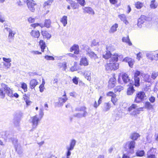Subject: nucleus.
I'll use <instances>...</instances> for the list:
<instances>
[{
  "label": "nucleus",
  "mask_w": 158,
  "mask_h": 158,
  "mask_svg": "<svg viewBox=\"0 0 158 158\" xmlns=\"http://www.w3.org/2000/svg\"><path fill=\"white\" fill-rule=\"evenodd\" d=\"M119 56L117 53L112 55V56L109 60V63H107L105 65V68L107 71L116 70L119 67V64L117 62Z\"/></svg>",
  "instance_id": "nucleus-1"
},
{
  "label": "nucleus",
  "mask_w": 158,
  "mask_h": 158,
  "mask_svg": "<svg viewBox=\"0 0 158 158\" xmlns=\"http://www.w3.org/2000/svg\"><path fill=\"white\" fill-rule=\"evenodd\" d=\"M6 94L9 96L13 97L12 90L7 85L4 84H1V87L0 89V96L2 98L5 97Z\"/></svg>",
  "instance_id": "nucleus-2"
},
{
  "label": "nucleus",
  "mask_w": 158,
  "mask_h": 158,
  "mask_svg": "<svg viewBox=\"0 0 158 158\" xmlns=\"http://www.w3.org/2000/svg\"><path fill=\"white\" fill-rule=\"evenodd\" d=\"M135 144V142L134 140L129 141L126 143L124 146V149L127 155H130L134 153Z\"/></svg>",
  "instance_id": "nucleus-3"
},
{
  "label": "nucleus",
  "mask_w": 158,
  "mask_h": 158,
  "mask_svg": "<svg viewBox=\"0 0 158 158\" xmlns=\"http://www.w3.org/2000/svg\"><path fill=\"white\" fill-rule=\"evenodd\" d=\"M25 2H26L29 9L31 11L33 12L35 10V6L36 5L31 0H18V3L19 5H22Z\"/></svg>",
  "instance_id": "nucleus-4"
},
{
  "label": "nucleus",
  "mask_w": 158,
  "mask_h": 158,
  "mask_svg": "<svg viewBox=\"0 0 158 158\" xmlns=\"http://www.w3.org/2000/svg\"><path fill=\"white\" fill-rule=\"evenodd\" d=\"M133 109H135V110L131 114L133 115H135L139 113V112L142 110L143 108H138V106L136 104H133L128 108V110L129 111H130L132 110Z\"/></svg>",
  "instance_id": "nucleus-5"
},
{
  "label": "nucleus",
  "mask_w": 158,
  "mask_h": 158,
  "mask_svg": "<svg viewBox=\"0 0 158 158\" xmlns=\"http://www.w3.org/2000/svg\"><path fill=\"white\" fill-rule=\"evenodd\" d=\"M146 97L145 93L143 92H139L136 95L134 102L136 103H139L143 100Z\"/></svg>",
  "instance_id": "nucleus-6"
},
{
  "label": "nucleus",
  "mask_w": 158,
  "mask_h": 158,
  "mask_svg": "<svg viewBox=\"0 0 158 158\" xmlns=\"http://www.w3.org/2000/svg\"><path fill=\"white\" fill-rule=\"evenodd\" d=\"M76 141L74 139H72L70 143L69 146H67L66 147L67 152L68 154L71 153V151L73 150L76 144Z\"/></svg>",
  "instance_id": "nucleus-7"
},
{
  "label": "nucleus",
  "mask_w": 158,
  "mask_h": 158,
  "mask_svg": "<svg viewBox=\"0 0 158 158\" xmlns=\"http://www.w3.org/2000/svg\"><path fill=\"white\" fill-rule=\"evenodd\" d=\"M111 47L110 46H109L106 47V50L104 52L103 54V57L104 58L107 59H108L110 57H111V54L110 53L111 51Z\"/></svg>",
  "instance_id": "nucleus-8"
},
{
  "label": "nucleus",
  "mask_w": 158,
  "mask_h": 158,
  "mask_svg": "<svg viewBox=\"0 0 158 158\" xmlns=\"http://www.w3.org/2000/svg\"><path fill=\"white\" fill-rule=\"evenodd\" d=\"M31 119L33 127L35 128L38 125V122L40 121L41 119L38 117L37 115H36L32 117Z\"/></svg>",
  "instance_id": "nucleus-9"
},
{
  "label": "nucleus",
  "mask_w": 158,
  "mask_h": 158,
  "mask_svg": "<svg viewBox=\"0 0 158 158\" xmlns=\"http://www.w3.org/2000/svg\"><path fill=\"white\" fill-rule=\"evenodd\" d=\"M86 52V54L88 55L90 58H94L96 59L98 58L96 54L94 53L91 51L90 49L88 46L86 47V49H85Z\"/></svg>",
  "instance_id": "nucleus-10"
},
{
  "label": "nucleus",
  "mask_w": 158,
  "mask_h": 158,
  "mask_svg": "<svg viewBox=\"0 0 158 158\" xmlns=\"http://www.w3.org/2000/svg\"><path fill=\"white\" fill-rule=\"evenodd\" d=\"M86 108L85 106L81 107L80 108L76 109L77 111L83 112L81 113L82 117H85L88 114V112L86 111Z\"/></svg>",
  "instance_id": "nucleus-11"
},
{
  "label": "nucleus",
  "mask_w": 158,
  "mask_h": 158,
  "mask_svg": "<svg viewBox=\"0 0 158 158\" xmlns=\"http://www.w3.org/2000/svg\"><path fill=\"white\" fill-rule=\"evenodd\" d=\"M80 64L81 65L87 66L89 65V61L86 58L83 57L80 60Z\"/></svg>",
  "instance_id": "nucleus-12"
},
{
  "label": "nucleus",
  "mask_w": 158,
  "mask_h": 158,
  "mask_svg": "<svg viewBox=\"0 0 158 158\" xmlns=\"http://www.w3.org/2000/svg\"><path fill=\"white\" fill-rule=\"evenodd\" d=\"M10 139L14 146L16 151H17L20 154H21L22 152L21 151L19 152L18 151V147L19 145L17 143V139L16 138H11Z\"/></svg>",
  "instance_id": "nucleus-13"
},
{
  "label": "nucleus",
  "mask_w": 158,
  "mask_h": 158,
  "mask_svg": "<svg viewBox=\"0 0 158 158\" xmlns=\"http://www.w3.org/2000/svg\"><path fill=\"white\" fill-rule=\"evenodd\" d=\"M118 17L121 20L126 24L127 25L129 24L128 21L127 20V18L126 15L124 14H121L118 15Z\"/></svg>",
  "instance_id": "nucleus-14"
},
{
  "label": "nucleus",
  "mask_w": 158,
  "mask_h": 158,
  "mask_svg": "<svg viewBox=\"0 0 158 158\" xmlns=\"http://www.w3.org/2000/svg\"><path fill=\"white\" fill-rule=\"evenodd\" d=\"M122 77L123 82L125 84L130 83V79L128 75L125 73L123 74Z\"/></svg>",
  "instance_id": "nucleus-15"
},
{
  "label": "nucleus",
  "mask_w": 158,
  "mask_h": 158,
  "mask_svg": "<svg viewBox=\"0 0 158 158\" xmlns=\"http://www.w3.org/2000/svg\"><path fill=\"white\" fill-rule=\"evenodd\" d=\"M5 29L7 31L9 32L8 35L9 39H13L14 37V35L15 34V32L13 31L10 28H9L7 27H6Z\"/></svg>",
  "instance_id": "nucleus-16"
},
{
  "label": "nucleus",
  "mask_w": 158,
  "mask_h": 158,
  "mask_svg": "<svg viewBox=\"0 0 158 158\" xmlns=\"http://www.w3.org/2000/svg\"><path fill=\"white\" fill-rule=\"evenodd\" d=\"M38 84L39 82L37 80L35 79H32L30 82V87L31 89H34Z\"/></svg>",
  "instance_id": "nucleus-17"
},
{
  "label": "nucleus",
  "mask_w": 158,
  "mask_h": 158,
  "mask_svg": "<svg viewBox=\"0 0 158 158\" xmlns=\"http://www.w3.org/2000/svg\"><path fill=\"white\" fill-rule=\"evenodd\" d=\"M67 100H68V98L67 97H65L64 98L60 97L59 98L58 101V106H62L64 103Z\"/></svg>",
  "instance_id": "nucleus-18"
},
{
  "label": "nucleus",
  "mask_w": 158,
  "mask_h": 158,
  "mask_svg": "<svg viewBox=\"0 0 158 158\" xmlns=\"http://www.w3.org/2000/svg\"><path fill=\"white\" fill-rule=\"evenodd\" d=\"M73 51H75V54H77L79 53V46L77 45H74L70 48V52H72Z\"/></svg>",
  "instance_id": "nucleus-19"
},
{
  "label": "nucleus",
  "mask_w": 158,
  "mask_h": 158,
  "mask_svg": "<svg viewBox=\"0 0 158 158\" xmlns=\"http://www.w3.org/2000/svg\"><path fill=\"white\" fill-rule=\"evenodd\" d=\"M118 25L117 23L114 24L110 28L109 32L110 33H113L116 32L117 30V28L118 27Z\"/></svg>",
  "instance_id": "nucleus-20"
},
{
  "label": "nucleus",
  "mask_w": 158,
  "mask_h": 158,
  "mask_svg": "<svg viewBox=\"0 0 158 158\" xmlns=\"http://www.w3.org/2000/svg\"><path fill=\"white\" fill-rule=\"evenodd\" d=\"M111 107L110 104L109 102L105 103L103 104V110L104 111L109 110Z\"/></svg>",
  "instance_id": "nucleus-21"
},
{
  "label": "nucleus",
  "mask_w": 158,
  "mask_h": 158,
  "mask_svg": "<svg viewBox=\"0 0 158 158\" xmlns=\"http://www.w3.org/2000/svg\"><path fill=\"white\" fill-rule=\"evenodd\" d=\"M84 12H86L89 14H94V12L92 9L90 7H85L83 8Z\"/></svg>",
  "instance_id": "nucleus-22"
},
{
  "label": "nucleus",
  "mask_w": 158,
  "mask_h": 158,
  "mask_svg": "<svg viewBox=\"0 0 158 158\" xmlns=\"http://www.w3.org/2000/svg\"><path fill=\"white\" fill-rule=\"evenodd\" d=\"M150 6L151 9H155L157 7L158 3L155 0H153L151 1Z\"/></svg>",
  "instance_id": "nucleus-23"
},
{
  "label": "nucleus",
  "mask_w": 158,
  "mask_h": 158,
  "mask_svg": "<svg viewBox=\"0 0 158 158\" xmlns=\"http://www.w3.org/2000/svg\"><path fill=\"white\" fill-rule=\"evenodd\" d=\"M146 56L147 58L151 60H156V59L155 58L156 57V54L153 53H148L146 54Z\"/></svg>",
  "instance_id": "nucleus-24"
},
{
  "label": "nucleus",
  "mask_w": 158,
  "mask_h": 158,
  "mask_svg": "<svg viewBox=\"0 0 158 158\" xmlns=\"http://www.w3.org/2000/svg\"><path fill=\"white\" fill-rule=\"evenodd\" d=\"M31 36L34 37L38 38L40 35V33L38 31H32L31 33Z\"/></svg>",
  "instance_id": "nucleus-25"
},
{
  "label": "nucleus",
  "mask_w": 158,
  "mask_h": 158,
  "mask_svg": "<svg viewBox=\"0 0 158 158\" xmlns=\"http://www.w3.org/2000/svg\"><path fill=\"white\" fill-rule=\"evenodd\" d=\"M116 83V79L114 78H111L109 82V85L111 88L113 87Z\"/></svg>",
  "instance_id": "nucleus-26"
},
{
  "label": "nucleus",
  "mask_w": 158,
  "mask_h": 158,
  "mask_svg": "<svg viewBox=\"0 0 158 158\" xmlns=\"http://www.w3.org/2000/svg\"><path fill=\"white\" fill-rule=\"evenodd\" d=\"M39 45L41 49V51L44 52V49L46 47L45 42L43 40H41L39 42Z\"/></svg>",
  "instance_id": "nucleus-27"
},
{
  "label": "nucleus",
  "mask_w": 158,
  "mask_h": 158,
  "mask_svg": "<svg viewBox=\"0 0 158 158\" xmlns=\"http://www.w3.org/2000/svg\"><path fill=\"white\" fill-rule=\"evenodd\" d=\"M60 22L63 24L64 26L65 27L67 24V17L66 16H64L61 19Z\"/></svg>",
  "instance_id": "nucleus-28"
},
{
  "label": "nucleus",
  "mask_w": 158,
  "mask_h": 158,
  "mask_svg": "<svg viewBox=\"0 0 158 158\" xmlns=\"http://www.w3.org/2000/svg\"><path fill=\"white\" fill-rule=\"evenodd\" d=\"M42 34L44 37L46 38L47 39H50L51 37V35L48 33L47 31H42Z\"/></svg>",
  "instance_id": "nucleus-29"
},
{
  "label": "nucleus",
  "mask_w": 158,
  "mask_h": 158,
  "mask_svg": "<svg viewBox=\"0 0 158 158\" xmlns=\"http://www.w3.org/2000/svg\"><path fill=\"white\" fill-rule=\"evenodd\" d=\"M122 41L128 44L129 45H131L132 43L130 41L128 36L126 37H123L122 39Z\"/></svg>",
  "instance_id": "nucleus-30"
},
{
  "label": "nucleus",
  "mask_w": 158,
  "mask_h": 158,
  "mask_svg": "<svg viewBox=\"0 0 158 158\" xmlns=\"http://www.w3.org/2000/svg\"><path fill=\"white\" fill-rule=\"evenodd\" d=\"M147 17L144 15H142L138 20L139 21V22L143 24L147 21Z\"/></svg>",
  "instance_id": "nucleus-31"
},
{
  "label": "nucleus",
  "mask_w": 158,
  "mask_h": 158,
  "mask_svg": "<svg viewBox=\"0 0 158 158\" xmlns=\"http://www.w3.org/2000/svg\"><path fill=\"white\" fill-rule=\"evenodd\" d=\"M140 136V135L139 134L136 133H134L131 135L130 138L133 140H136Z\"/></svg>",
  "instance_id": "nucleus-32"
},
{
  "label": "nucleus",
  "mask_w": 158,
  "mask_h": 158,
  "mask_svg": "<svg viewBox=\"0 0 158 158\" xmlns=\"http://www.w3.org/2000/svg\"><path fill=\"white\" fill-rule=\"evenodd\" d=\"M90 72L89 71H85L84 73V76L88 80H90L91 79V77L90 76Z\"/></svg>",
  "instance_id": "nucleus-33"
},
{
  "label": "nucleus",
  "mask_w": 158,
  "mask_h": 158,
  "mask_svg": "<svg viewBox=\"0 0 158 158\" xmlns=\"http://www.w3.org/2000/svg\"><path fill=\"white\" fill-rule=\"evenodd\" d=\"M146 108L148 110H151L153 109V106L149 102H146L144 105Z\"/></svg>",
  "instance_id": "nucleus-34"
},
{
  "label": "nucleus",
  "mask_w": 158,
  "mask_h": 158,
  "mask_svg": "<svg viewBox=\"0 0 158 158\" xmlns=\"http://www.w3.org/2000/svg\"><path fill=\"white\" fill-rule=\"evenodd\" d=\"M135 91L133 86L129 87L127 89V94L128 95H131Z\"/></svg>",
  "instance_id": "nucleus-35"
},
{
  "label": "nucleus",
  "mask_w": 158,
  "mask_h": 158,
  "mask_svg": "<svg viewBox=\"0 0 158 158\" xmlns=\"http://www.w3.org/2000/svg\"><path fill=\"white\" fill-rule=\"evenodd\" d=\"M52 1H53L51 0H48L45 2L44 4V7L45 8H46V7L48 8V7H49L52 4Z\"/></svg>",
  "instance_id": "nucleus-36"
},
{
  "label": "nucleus",
  "mask_w": 158,
  "mask_h": 158,
  "mask_svg": "<svg viewBox=\"0 0 158 158\" xmlns=\"http://www.w3.org/2000/svg\"><path fill=\"white\" fill-rule=\"evenodd\" d=\"M154 150L153 148H152L147 152V157L148 158H155L154 155L151 154V152Z\"/></svg>",
  "instance_id": "nucleus-37"
},
{
  "label": "nucleus",
  "mask_w": 158,
  "mask_h": 158,
  "mask_svg": "<svg viewBox=\"0 0 158 158\" xmlns=\"http://www.w3.org/2000/svg\"><path fill=\"white\" fill-rule=\"evenodd\" d=\"M135 80V85L137 87H138L139 86V78L138 77H134Z\"/></svg>",
  "instance_id": "nucleus-38"
},
{
  "label": "nucleus",
  "mask_w": 158,
  "mask_h": 158,
  "mask_svg": "<svg viewBox=\"0 0 158 158\" xmlns=\"http://www.w3.org/2000/svg\"><path fill=\"white\" fill-rule=\"evenodd\" d=\"M51 24V21L50 19H46L44 23V26L48 28L50 27Z\"/></svg>",
  "instance_id": "nucleus-39"
},
{
  "label": "nucleus",
  "mask_w": 158,
  "mask_h": 158,
  "mask_svg": "<svg viewBox=\"0 0 158 158\" xmlns=\"http://www.w3.org/2000/svg\"><path fill=\"white\" fill-rule=\"evenodd\" d=\"M135 6L137 9H140L143 7V4L139 2H137L135 3Z\"/></svg>",
  "instance_id": "nucleus-40"
},
{
  "label": "nucleus",
  "mask_w": 158,
  "mask_h": 158,
  "mask_svg": "<svg viewBox=\"0 0 158 158\" xmlns=\"http://www.w3.org/2000/svg\"><path fill=\"white\" fill-rule=\"evenodd\" d=\"M152 135L151 134H148L146 136L147 141L148 143H150L152 141Z\"/></svg>",
  "instance_id": "nucleus-41"
},
{
  "label": "nucleus",
  "mask_w": 158,
  "mask_h": 158,
  "mask_svg": "<svg viewBox=\"0 0 158 158\" xmlns=\"http://www.w3.org/2000/svg\"><path fill=\"white\" fill-rule=\"evenodd\" d=\"M21 88L24 90L25 92L27 91V85L25 83H22L21 84Z\"/></svg>",
  "instance_id": "nucleus-42"
},
{
  "label": "nucleus",
  "mask_w": 158,
  "mask_h": 158,
  "mask_svg": "<svg viewBox=\"0 0 158 158\" xmlns=\"http://www.w3.org/2000/svg\"><path fill=\"white\" fill-rule=\"evenodd\" d=\"M123 89V87L121 86H118L114 89V91L115 92H120L121 90Z\"/></svg>",
  "instance_id": "nucleus-43"
},
{
  "label": "nucleus",
  "mask_w": 158,
  "mask_h": 158,
  "mask_svg": "<svg viewBox=\"0 0 158 158\" xmlns=\"http://www.w3.org/2000/svg\"><path fill=\"white\" fill-rule=\"evenodd\" d=\"M144 152L143 151H137L136 153V155L137 156H142L144 155Z\"/></svg>",
  "instance_id": "nucleus-44"
},
{
  "label": "nucleus",
  "mask_w": 158,
  "mask_h": 158,
  "mask_svg": "<svg viewBox=\"0 0 158 158\" xmlns=\"http://www.w3.org/2000/svg\"><path fill=\"white\" fill-rule=\"evenodd\" d=\"M77 2L82 6H84L85 4V0H77Z\"/></svg>",
  "instance_id": "nucleus-45"
},
{
  "label": "nucleus",
  "mask_w": 158,
  "mask_h": 158,
  "mask_svg": "<svg viewBox=\"0 0 158 158\" xmlns=\"http://www.w3.org/2000/svg\"><path fill=\"white\" fill-rule=\"evenodd\" d=\"M158 76L157 72H153L151 75V78L153 80L155 79L156 77Z\"/></svg>",
  "instance_id": "nucleus-46"
},
{
  "label": "nucleus",
  "mask_w": 158,
  "mask_h": 158,
  "mask_svg": "<svg viewBox=\"0 0 158 158\" xmlns=\"http://www.w3.org/2000/svg\"><path fill=\"white\" fill-rule=\"evenodd\" d=\"M44 115V113L43 112V109L42 108L40 109L39 113V118L41 119L42 117H43Z\"/></svg>",
  "instance_id": "nucleus-47"
},
{
  "label": "nucleus",
  "mask_w": 158,
  "mask_h": 158,
  "mask_svg": "<svg viewBox=\"0 0 158 158\" xmlns=\"http://www.w3.org/2000/svg\"><path fill=\"white\" fill-rule=\"evenodd\" d=\"M116 96L115 95L114 97L112 98L111 99V102L114 105H116V102L117 101V99L116 98Z\"/></svg>",
  "instance_id": "nucleus-48"
},
{
  "label": "nucleus",
  "mask_w": 158,
  "mask_h": 158,
  "mask_svg": "<svg viewBox=\"0 0 158 158\" xmlns=\"http://www.w3.org/2000/svg\"><path fill=\"white\" fill-rule=\"evenodd\" d=\"M2 59L3 60L5 61V63H11L10 62L11 61V59L10 58H6L5 57H3Z\"/></svg>",
  "instance_id": "nucleus-49"
},
{
  "label": "nucleus",
  "mask_w": 158,
  "mask_h": 158,
  "mask_svg": "<svg viewBox=\"0 0 158 158\" xmlns=\"http://www.w3.org/2000/svg\"><path fill=\"white\" fill-rule=\"evenodd\" d=\"M144 79L146 81L149 82L151 81L150 76L148 74H146L144 76Z\"/></svg>",
  "instance_id": "nucleus-50"
},
{
  "label": "nucleus",
  "mask_w": 158,
  "mask_h": 158,
  "mask_svg": "<svg viewBox=\"0 0 158 158\" xmlns=\"http://www.w3.org/2000/svg\"><path fill=\"white\" fill-rule=\"evenodd\" d=\"M106 95L108 96H111L112 98L114 97L116 95L113 92L110 91Z\"/></svg>",
  "instance_id": "nucleus-51"
},
{
  "label": "nucleus",
  "mask_w": 158,
  "mask_h": 158,
  "mask_svg": "<svg viewBox=\"0 0 158 158\" xmlns=\"http://www.w3.org/2000/svg\"><path fill=\"white\" fill-rule=\"evenodd\" d=\"M73 116L75 117H77V118H81L82 117V115H81V113H76L73 114Z\"/></svg>",
  "instance_id": "nucleus-52"
},
{
  "label": "nucleus",
  "mask_w": 158,
  "mask_h": 158,
  "mask_svg": "<svg viewBox=\"0 0 158 158\" xmlns=\"http://www.w3.org/2000/svg\"><path fill=\"white\" fill-rule=\"evenodd\" d=\"M45 58L47 60H54V58L51 56H49L48 55H46L45 56Z\"/></svg>",
  "instance_id": "nucleus-53"
},
{
  "label": "nucleus",
  "mask_w": 158,
  "mask_h": 158,
  "mask_svg": "<svg viewBox=\"0 0 158 158\" xmlns=\"http://www.w3.org/2000/svg\"><path fill=\"white\" fill-rule=\"evenodd\" d=\"M3 65L6 68L8 69L11 66V63H8L5 62L3 63Z\"/></svg>",
  "instance_id": "nucleus-54"
},
{
  "label": "nucleus",
  "mask_w": 158,
  "mask_h": 158,
  "mask_svg": "<svg viewBox=\"0 0 158 158\" xmlns=\"http://www.w3.org/2000/svg\"><path fill=\"white\" fill-rule=\"evenodd\" d=\"M31 53L33 55H40L41 54V52L37 51H32Z\"/></svg>",
  "instance_id": "nucleus-55"
},
{
  "label": "nucleus",
  "mask_w": 158,
  "mask_h": 158,
  "mask_svg": "<svg viewBox=\"0 0 158 158\" xmlns=\"http://www.w3.org/2000/svg\"><path fill=\"white\" fill-rule=\"evenodd\" d=\"M19 122L20 120L19 118L18 119L14 120V123L16 127H18L19 126Z\"/></svg>",
  "instance_id": "nucleus-56"
},
{
  "label": "nucleus",
  "mask_w": 158,
  "mask_h": 158,
  "mask_svg": "<svg viewBox=\"0 0 158 158\" xmlns=\"http://www.w3.org/2000/svg\"><path fill=\"white\" fill-rule=\"evenodd\" d=\"M134 62L135 61L133 59H132L130 61H129L128 64L130 67L132 68L133 67V65L134 63Z\"/></svg>",
  "instance_id": "nucleus-57"
},
{
  "label": "nucleus",
  "mask_w": 158,
  "mask_h": 158,
  "mask_svg": "<svg viewBox=\"0 0 158 158\" xmlns=\"http://www.w3.org/2000/svg\"><path fill=\"white\" fill-rule=\"evenodd\" d=\"M78 78H77L76 77H75L73 79V81L75 84L77 85L78 83Z\"/></svg>",
  "instance_id": "nucleus-58"
},
{
  "label": "nucleus",
  "mask_w": 158,
  "mask_h": 158,
  "mask_svg": "<svg viewBox=\"0 0 158 158\" xmlns=\"http://www.w3.org/2000/svg\"><path fill=\"white\" fill-rule=\"evenodd\" d=\"M60 65L62 67L64 70H65L66 68V64L65 62H64L62 63H60Z\"/></svg>",
  "instance_id": "nucleus-59"
},
{
  "label": "nucleus",
  "mask_w": 158,
  "mask_h": 158,
  "mask_svg": "<svg viewBox=\"0 0 158 158\" xmlns=\"http://www.w3.org/2000/svg\"><path fill=\"white\" fill-rule=\"evenodd\" d=\"M132 59L131 58L128 57H127L123 60V61L128 62V63L129 62V61H130Z\"/></svg>",
  "instance_id": "nucleus-60"
},
{
  "label": "nucleus",
  "mask_w": 158,
  "mask_h": 158,
  "mask_svg": "<svg viewBox=\"0 0 158 158\" xmlns=\"http://www.w3.org/2000/svg\"><path fill=\"white\" fill-rule=\"evenodd\" d=\"M149 100L151 103H153L155 102V98L153 96H151L149 98Z\"/></svg>",
  "instance_id": "nucleus-61"
},
{
  "label": "nucleus",
  "mask_w": 158,
  "mask_h": 158,
  "mask_svg": "<svg viewBox=\"0 0 158 158\" xmlns=\"http://www.w3.org/2000/svg\"><path fill=\"white\" fill-rule=\"evenodd\" d=\"M58 82V80L56 78H54L52 83L54 85H57Z\"/></svg>",
  "instance_id": "nucleus-62"
},
{
  "label": "nucleus",
  "mask_w": 158,
  "mask_h": 158,
  "mask_svg": "<svg viewBox=\"0 0 158 158\" xmlns=\"http://www.w3.org/2000/svg\"><path fill=\"white\" fill-rule=\"evenodd\" d=\"M71 5L74 9H76L77 8V4L74 2H72L71 3Z\"/></svg>",
  "instance_id": "nucleus-63"
},
{
  "label": "nucleus",
  "mask_w": 158,
  "mask_h": 158,
  "mask_svg": "<svg viewBox=\"0 0 158 158\" xmlns=\"http://www.w3.org/2000/svg\"><path fill=\"white\" fill-rule=\"evenodd\" d=\"M110 3L112 4H115L118 2V0H109Z\"/></svg>",
  "instance_id": "nucleus-64"
}]
</instances>
